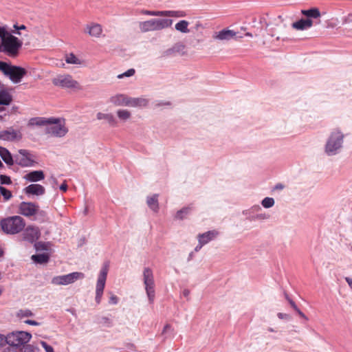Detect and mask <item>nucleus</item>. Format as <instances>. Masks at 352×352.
<instances>
[{"label":"nucleus","instance_id":"63","mask_svg":"<svg viewBox=\"0 0 352 352\" xmlns=\"http://www.w3.org/2000/svg\"><path fill=\"white\" fill-rule=\"evenodd\" d=\"M4 252L2 248H0V257L3 256Z\"/></svg>","mask_w":352,"mask_h":352},{"label":"nucleus","instance_id":"57","mask_svg":"<svg viewBox=\"0 0 352 352\" xmlns=\"http://www.w3.org/2000/svg\"><path fill=\"white\" fill-rule=\"evenodd\" d=\"M287 299H288V301H289V304H290V305H291V306L294 308V310L297 309H298V307H297V306L296 305L295 302H294L292 300H291V299H289V298H287Z\"/></svg>","mask_w":352,"mask_h":352},{"label":"nucleus","instance_id":"29","mask_svg":"<svg viewBox=\"0 0 352 352\" xmlns=\"http://www.w3.org/2000/svg\"><path fill=\"white\" fill-rule=\"evenodd\" d=\"M12 100L10 94L5 89H0V105H9Z\"/></svg>","mask_w":352,"mask_h":352},{"label":"nucleus","instance_id":"44","mask_svg":"<svg viewBox=\"0 0 352 352\" xmlns=\"http://www.w3.org/2000/svg\"><path fill=\"white\" fill-rule=\"evenodd\" d=\"M38 347L32 344H28L24 347V352H39Z\"/></svg>","mask_w":352,"mask_h":352},{"label":"nucleus","instance_id":"59","mask_svg":"<svg viewBox=\"0 0 352 352\" xmlns=\"http://www.w3.org/2000/svg\"><path fill=\"white\" fill-rule=\"evenodd\" d=\"M189 294H190V291H189L188 289H184V290L183 291V295H184V296H185V297H188V296H189Z\"/></svg>","mask_w":352,"mask_h":352},{"label":"nucleus","instance_id":"9","mask_svg":"<svg viewBox=\"0 0 352 352\" xmlns=\"http://www.w3.org/2000/svg\"><path fill=\"white\" fill-rule=\"evenodd\" d=\"M52 83L63 89H81L78 81L75 80L69 74H61L52 79Z\"/></svg>","mask_w":352,"mask_h":352},{"label":"nucleus","instance_id":"45","mask_svg":"<svg viewBox=\"0 0 352 352\" xmlns=\"http://www.w3.org/2000/svg\"><path fill=\"white\" fill-rule=\"evenodd\" d=\"M0 181H1V184H8V185L12 183L10 177L4 175H0Z\"/></svg>","mask_w":352,"mask_h":352},{"label":"nucleus","instance_id":"46","mask_svg":"<svg viewBox=\"0 0 352 352\" xmlns=\"http://www.w3.org/2000/svg\"><path fill=\"white\" fill-rule=\"evenodd\" d=\"M40 343L45 349V352H54L53 347L49 345L46 342L41 341Z\"/></svg>","mask_w":352,"mask_h":352},{"label":"nucleus","instance_id":"17","mask_svg":"<svg viewBox=\"0 0 352 352\" xmlns=\"http://www.w3.org/2000/svg\"><path fill=\"white\" fill-rule=\"evenodd\" d=\"M236 33L232 30L223 29L221 31L216 32L213 34L212 38L214 40L221 41H228L232 38H236Z\"/></svg>","mask_w":352,"mask_h":352},{"label":"nucleus","instance_id":"38","mask_svg":"<svg viewBox=\"0 0 352 352\" xmlns=\"http://www.w3.org/2000/svg\"><path fill=\"white\" fill-rule=\"evenodd\" d=\"M51 243L49 242H35L34 248L36 251L49 250L50 249Z\"/></svg>","mask_w":352,"mask_h":352},{"label":"nucleus","instance_id":"15","mask_svg":"<svg viewBox=\"0 0 352 352\" xmlns=\"http://www.w3.org/2000/svg\"><path fill=\"white\" fill-rule=\"evenodd\" d=\"M16 163L23 167L33 166L35 162L33 155L25 149H20L19 155L16 156Z\"/></svg>","mask_w":352,"mask_h":352},{"label":"nucleus","instance_id":"16","mask_svg":"<svg viewBox=\"0 0 352 352\" xmlns=\"http://www.w3.org/2000/svg\"><path fill=\"white\" fill-rule=\"evenodd\" d=\"M22 138V133L20 131L15 130L12 127H10L6 130L0 131V140L4 141H15L20 140Z\"/></svg>","mask_w":352,"mask_h":352},{"label":"nucleus","instance_id":"34","mask_svg":"<svg viewBox=\"0 0 352 352\" xmlns=\"http://www.w3.org/2000/svg\"><path fill=\"white\" fill-rule=\"evenodd\" d=\"M118 118L122 122H126L131 117V113L128 109H120L116 111Z\"/></svg>","mask_w":352,"mask_h":352},{"label":"nucleus","instance_id":"19","mask_svg":"<svg viewBox=\"0 0 352 352\" xmlns=\"http://www.w3.org/2000/svg\"><path fill=\"white\" fill-rule=\"evenodd\" d=\"M109 101L115 106L129 107L130 97L125 94H119L111 96Z\"/></svg>","mask_w":352,"mask_h":352},{"label":"nucleus","instance_id":"31","mask_svg":"<svg viewBox=\"0 0 352 352\" xmlns=\"http://www.w3.org/2000/svg\"><path fill=\"white\" fill-rule=\"evenodd\" d=\"M31 258L36 263L45 264L49 261L50 256L46 253L38 254L32 255Z\"/></svg>","mask_w":352,"mask_h":352},{"label":"nucleus","instance_id":"42","mask_svg":"<svg viewBox=\"0 0 352 352\" xmlns=\"http://www.w3.org/2000/svg\"><path fill=\"white\" fill-rule=\"evenodd\" d=\"M270 215L265 213V212H258V213H256L254 217V219H253V221H265V220H267L268 219H270Z\"/></svg>","mask_w":352,"mask_h":352},{"label":"nucleus","instance_id":"53","mask_svg":"<svg viewBox=\"0 0 352 352\" xmlns=\"http://www.w3.org/2000/svg\"><path fill=\"white\" fill-rule=\"evenodd\" d=\"M345 280L348 283L351 290L352 291V278L350 277H345Z\"/></svg>","mask_w":352,"mask_h":352},{"label":"nucleus","instance_id":"48","mask_svg":"<svg viewBox=\"0 0 352 352\" xmlns=\"http://www.w3.org/2000/svg\"><path fill=\"white\" fill-rule=\"evenodd\" d=\"M118 302V298L115 295L111 296V297L109 298V303L112 304V305H116Z\"/></svg>","mask_w":352,"mask_h":352},{"label":"nucleus","instance_id":"12","mask_svg":"<svg viewBox=\"0 0 352 352\" xmlns=\"http://www.w3.org/2000/svg\"><path fill=\"white\" fill-rule=\"evenodd\" d=\"M21 237L25 241L30 243H34L41 236V231L37 226H28L22 231Z\"/></svg>","mask_w":352,"mask_h":352},{"label":"nucleus","instance_id":"43","mask_svg":"<svg viewBox=\"0 0 352 352\" xmlns=\"http://www.w3.org/2000/svg\"><path fill=\"white\" fill-rule=\"evenodd\" d=\"M135 71L134 69H129L127 71H126L125 72H124L121 74H119L118 76V78H122L124 77H130V76H133L135 74Z\"/></svg>","mask_w":352,"mask_h":352},{"label":"nucleus","instance_id":"60","mask_svg":"<svg viewBox=\"0 0 352 352\" xmlns=\"http://www.w3.org/2000/svg\"><path fill=\"white\" fill-rule=\"evenodd\" d=\"M10 32H11L12 34H17V35H19V36H21V33L20 32V30H12Z\"/></svg>","mask_w":352,"mask_h":352},{"label":"nucleus","instance_id":"4","mask_svg":"<svg viewBox=\"0 0 352 352\" xmlns=\"http://www.w3.org/2000/svg\"><path fill=\"white\" fill-rule=\"evenodd\" d=\"M173 20L170 19L153 18L147 21H141L138 24L142 32L160 31L170 28Z\"/></svg>","mask_w":352,"mask_h":352},{"label":"nucleus","instance_id":"14","mask_svg":"<svg viewBox=\"0 0 352 352\" xmlns=\"http://www.w3.org/2000/svg\"><path fill=\"white\" fill-rule=\"evenodd\" d=\"M19 213L25 217H32L38 212L43 214L44 211H39V206L32 202L23 201L19 207Z\"/></svg>","mask_w":352,"mask_h":352},{"label":"nucleus","instance_id":"30","mask_svg":"<svg viewBox=\"0 0 352 352\" xmlns=\"http://www.w3.org/2000/svg\"><path fill=\"white\" fill-rule=\"evenodd\" d=\"M158 195L155 194L151 197H147L146 203L148 207L154 212H157L159 209Z\"/></svg>","mask_w":352,"mask_h":352},{"label":"nucleus","instance_id":"1","mask_svg":"<svg viewBox=\"0 0 352 352\" xmlns=\"http://www.w3.org/2000/svg\"><path fill=\"white\" fill-rule=\"evenodd\" d=\"M348 135L339 127L332 129L324 144V153L328 157H333L340 154L344 148L345 138Z\"/></svg>","mask_w":352,"mask_h":352},{"label":"nucleus","instance_id":"54","mask_svg":"<svg viewBox=\"0 0 352 352\" xmlns=\"http://www.w3.org/2000/svg\"><path fill=\"white\" fill-rule=\"evenodd\" d=\"M60 190L65 192L67 190V185L64 182L60 186Z\"/></svg>","mask_w":352,"mask_h":352},{"label":"nucleus","instance_id":"13","mask_svg":"<svg viewBox=\"0 0 352 352\" xmlns=\"http://www.w3.org/2000/svg\"><path fill=\"white\" fill-rule=\"evenodd\" d=\"M141 14L153 16H168V17H184L186 16V13L184 11L180 10H163V11H153L142 10L140 11Z\"/></svg>","mask_w":352,"mask_h":352},{"label":"nucleus","instance_id":"56","mask_svg":"<svg viewBox=\"0 0 352 352\" xmlns=\"http://www.w3.org/2000/svg\"><path fill=\"white\" fill-rule=\"evenodd\" d=\"M298 314V315L301 317V318H303L305 319H307V317L305 316V315L298 308L297 309L295 310Z\"/></svg>","mask_w":352,"mask_h":352},{"label":"nucleus","instance_id":"5","mask_svg":"<svg viewBox=\"0 0 352 352\" xmlns=\"http://www.w3.org/2000/svg\"><path fill=\"white\" fill-rule=\"evenodd\" d=\"M0 71L14 83H19L27 73L23 67L10 65L2 61H0Z\"/></svg>","mask_w":352,"mask_h":352},{"label":"nucleus","instance_id":"41","mask_svg":"<svg viewBox=\"0 0 352 352\" xmlns=\"http://www.w3.org/2000/svg\"><path fill=\"white\" fill-rule=\"evenodd\" d=\"M0 193L3 197L5 201H8L12 196L11 191L3 186H0Z\"/></svg>","mask_w":352,"mask_h":352},{"label":"nucleus","instance_id":"51","mask_svg":"<svg viewBox=\"0 0 352 352\" xmlns=\"http://www.w3.org/2000/svg\"><path fill=\"white\" fill-rule=\"evenodd\" d=\"M14 28L16 30H26V26L24 25H18L16 24L14 25Z\"/></svg>","mask_w":352,"mask_h":352},{"label":"nucleus","instance_id":"58","mask_svg":"<svg viewBox=\"0 0 352 352\" xmlns=\"http://www.w3.org/2000/svg\"><path fill=\"white\" fill-rule=\"evenodd\" d=\"M204 245V244L199 243L198 245L195 248V250H194L195 252H199Z\"/></svg>","mask_w":352,"mask_h":352},{"label":"nucleus","instance_id":"50","mask_svg":"<svg viewBox=\"0 0 352 352\" xmlns=\"http://www.w3.org/2000/svg\"><path fill=\"white\" fill-rule=\"evenodd\" d=\"M278 317L280 318V319H285V320H287L289 318V315L286 314H283V313H278L277 314Z\"/></svg>","mask_w":352,"mask_h":352},{"label":"nucleus","instance_id":"18","mask_svg":"<svg viewBox=\"0 0 352 352\" xmlns=\"http://www.w3.org/2000/svg\"><path fill=\"white\" fill-rule=\"evenodd\" d=\"M85 33L91 37L99 38L102 34V28L99 23L91 22L86 25Z\"/></svg>","mask_w":352,"mask_h":352},{"label":"nucleus","instance_id":"40","mask_svg":"<svg viewBox=\"0 0 352 352\" xmlns=\"http://www.w3.org/2000/svg\"><path fill=\"white\" fill-rule=\"evenodd\" d=\"M33 316H34V314L30 309H21V310H19L17 313V316L20 318H26V317H32Z\"/></svg>","mask_w":352,"mask_h":352},{"label":"nucleus","instance_id":"55","mask_svg":"<svg viewBox=\"0 0 352 352\" xmlns=\"http://www.w3.org/2000/svg\"><path fill=\"white\" fill-rule=\"evenodd\" d=\"M5 345L4 336L0 334V347Z\"/></svg>","mask_w":352,"mask_h":352},{"label":"nucleus","instance_id":"37","mask_svg":"<svg viewBox=\"0 0 352 352\" xmlns=\"http://www.w3.org/2000/svg\"><path fill=\"white\" fill-rule=\"evenodd\" d=\"M192 209V206H187L182 208L181 210L177 212L175 214V218L179 220L184 219L188 214H190Z\"/></svg>","mask_w":352,"mask_h":352},{"label":"nucleus","instance_id":"61","mask_svg":"<svg viewBox=\"0 0 352 352\" xmlns=\"http://www.w3.org/2000/svg\"><path fill=\"white\" fill-rule=\"evenodd\" d=\"M193 256H194V252H191L189 254V255H188V261L191 260V259L192 258Z\"/></svg>","mask_w":352,"mask_h":352},{"label":"nucleus","instance_id":"20","mask_svg":"<svg viewBox=\"0 0 352 352\" xmlns=\"http://www.w3.org/2000/svg\"><path fill=\"white\" fill-rule=\"evenodd\" d=\"M96 118L98 120H104L111 127H116L118 126V120L111 113L98 112L96 114Z\"/></svg>","mask_w":352,"mask_h":352},{"label":"nucleus","instance_id":"6","mask_svg":"<svg viewBox=\"0 0 352 352\" xmlns=\"http://www.w3.org/2000/svg\"><path fill=\"white\" fill-rule=\"evenodd\" d=\"M65 121L61 118H51L50 123L45 128V133L56 138H63L68 133Z\"/></svg>","mask_w":352,"mask_h":352},{"label":"nucleus","instance_id":"3","mask_svg":"<svg viewBox=\"0 0 352 352\" xmlns=\"http://www.w3.org/2000/svg\"><path fill=\"white\" fill-rule=\"evenodd\" d=\"M25 227V221L18 215L0 220V230L6 234L14 235L21 232Z\"/></svg>","mask_w":352,"mask_h":352},{"label":"nucleus","instance_id":"28","mask_svg":"<svg viewBox=\"0 0 352 352\" xmlns=\"http://www.w3.org/2000/svg\"><path fill=\"white\" fill-rule=\"evenodd\" d=\"M0 156L3 162L8 165H12L14 160L10 152L6 148L0 146Z\"/></svg>","mask_w":352,"mask_h":352},{"label":"nucleus","instance_id":"2","mask_svg":"<svg viewBox=\"0 0 352 352\" xmlns=\"http://www.w3.org/2000/svg\"><path fill=\"white\" fill-rule=\"evenodd\" d=\"M0 38L2 47L1 52L10 57H16L23 45L22 40L14 36L7 30L6 27H0Z\"/></svg>","mask_w":352,"mask_h":352},{"label":"nucleus","instance_id":"27","mask_svg":"<svg viewBox=\"0 0 352 352\" xmlns=\"http://www.w3.org/2000/svg\"><path fill=\"white\" fill-rule=\"evenodd\" d=\"M24 178L29 182H35L43 180L45 175L42 170H34L25 175Z\"/></svg>","mask_w":352,"mask_h":352},{"label":"nucleus","instance_id":"52","mask_svg":"<svg viewBox=\"0 0 352 352\" xmlns=\"http://www.w3.org/2000/svg\"><path fill=\"white\" fill-rule=\"evenodd\" d=\"M171 329V326L169 324H166L163 329L162 334H165L168 331Z\"/></svg>","mask_w":352,"mask_h":352},{"label":"nucleus","instance_id":"8","mask_svg":"<svg viewBox=\"0 0 352 352\" xmlns=\"http://www.w3.org/2000/svg\"><path fill=\"white\" fill-rule=\"evenodd\" d=\"M142 276L148 301L152 304L155 299V280L153 270L148 267H144Z\"/></svg>","mask_w":352,"mask_h":352},{"label":"nucleus","instance_id":"35","mask_svg":"<svg viewBox=\"0 0 352 352\" xmlns=\"http://www.w3.org/2000/svg\"><path fill=\"white\" fill-rule=\"evenodd\" d=\"M65 61L68 64L82 65L84 61L78 58L74 54L70 53L65 55Z\"/></svg>","mask_w":352,"mask_h":352},{"label":"nucleus","instance_id":"24","mask_svg":"<svg viewBox=\"0 0 352 352\" xmlns=\"http://www.w3.org/2000/svg\"><path fill=\"white\" fill-rule=\"evenodd\" d=\"M261 210V207L258 204H255L250 208L243 210L242 214L246 217L248 220L253 221L255 214Z\"/></svg>","mask_w":352,"mask_h":352},{"label":"nucleus","instance_id":"39","mask_svg":"<svg viewBox=\"0 0 352 352\" xmlns=\"http://www.w3.org/2000/svg\"><path fill=\"white\" fill-rule=\"evenodd\" d=\"M274 204H275V201H274V199L272 197H265L261 201V205L265 208H270L273 207L274 206Z\"/></svg>","mask_w":352,"mask_h":352},{"label":"nucleus","instance_id":"11","mask_svg":"<svg viewBox=\"0 0 352 352\" xmlns=\"http://www.w3.org/2000/svg\"><path fill=\"white\" fill-rule=\"evenodd\" d=\"M108 265H104L98 274L97 278V283L96 285V297L95 300L97 304H100L102 297L104 289L106 284L107 274H108Z\"/></svg>","mask_w":352,"mask_h":352},{"label":"nucleus","instance_id":"25","mask_svg":"<svg viewBox=\"0 0 352 352\" xmlns=\"http://www.w3.org/2000/svg\"><path fill=\"white\" fill-rule=\"evenodd\" d=\"M313 25V21L310 19H302L298 21L292 23V28L296 30H303L311 28Z\"/></svg>","mask_w":352,"mask_h":352},{"label":"nucleus","instance_id":"7","mask_svg":"<svg viewBox=\"0 0 352 352\" xmlns=\"http://www.w3.org/2000/svg\"><path fill=\"white\" fill-rule=\"evenodd\" d=\"M32 338V334L26 331H14L4 336L5 344L18 347L28 343Z\"/></svg>","mask_w":352,"mask_h":352},{"label":"nucleus","instance_id":"64","mask_svg":"<svg viewBox=\"0 0 352 352\" xmlns=\"http://www.w3.org/2000/svg\"><path fill=\"white\" fill-rule=\"evenodd\" d=\"M267 331H270V332H274V331H275L274 330V329H273V328H272V327H269V328L267 329Z\"/></svg>","mask_w":352,"mask_h":352},{"label":"nucleus","instance_id":"10","mask_svg":"<svg viewBox=\"0 0 352 352\" xmlns=\"http://www.w3.org/2000/svg\"><path fill=\"white\" fill-rule=\"evenodd\" d=\"M84 278L83 273L74 272L65 275L56 276L52 278L51 283L55 285H67Z\"/></svg>","mask_w":352,"mask_h":352},{"label":"nucleus","instance_id":"49","mask_svg":"<svg viewBox=\"0 0 352 352\" xmlns=\"http://www.w3.org/2000/svg\"><path fill=\"white\" fill-rule=\"evenodd\" d=\"M24 322L27 324L33 325V326H39L40 323L32 320H25Z\"/></svg>","mask_w":352,"mask_h":352},{"label":"nucleus","instance_id":"36","mask_svg":"<svg viewBox=\"0 0 352 352\" xmlns=\"http://www.w3.org/2000/svg\"><path fill=\"white\" fill-rule=\"evenodd\" d=\"M189 22L186 20H182L179 21L178 23L175 24V30L182 32V33H188L189 29H188Z\"/></svg>","mask_w":352,"mask_h":352},{"label":"nucleus","instance_id":"47","mask_svg":"<svg viewBox=\"0 0 352 352\" xmlns=\"http://www.w3.org/2000/svg\"><path fill=\"white\" fill-rule=\"evenodd\" d=\"M170 102L168 101H157L155 102V106L156 107H160L162 106H170Z\"/></svg>","mask_w":352,"mask_h":352},{"label":"nucleus","instance_id":"33","mask_svg":"<svg viewBox=\"0 0 352 352\" xmlns=\"http://www.w3.org/2000/svg\"><path fill=\"white\" fill-rule=\"evenodd\" d=\"M51 118H32L29 122V125L36 126H48L50 123Z\"/></svg>","mask_w":352,"mask_h":352},{"label":"nucleus","instance_id":"23","mask_svg":"<svg viewBox=\"0 0 352 352\" xmlns=\"http://www.w3.org/2000/svg\"><path fill=\"white\" fill-rule=\"evenodd\" d=\"M185 45L182 43H176L171 47L164 52L166 56H175L176 54H184Z\"/></svg>","mask_w":352,"mask_h":352},{"label":"nucleus","instance_id":"32","mask_svg":"<svg viewBox=\"0 0 352 352\" xmlns=\"http://www.w3.org/2000/svg\"><path fill=\"white\" fill-rule=\"evenodd\" d=\"M301 12L308 18L318 19L321 16L320 10L317 8H312L309 10H302Z\"/></svg>","mask_w":352,"mask_h":352},{"label":"nucleus","instance_id":"21","mask_svg":"<svg viewBox=\"0 0 352 352\" xmlns=\"http://www.w3.org/2000/svg\"><path fill=\"white\" fill-rule=\"evenodd\" d=\"M219 235L216 230H210L206 232L199 234L197 236L198 243L206 245L214 240Z\"/></svg>","mask_w":352,"mask_h":352},{"label":"nucleus","instance_id":"26","mask_svg":"<svg viewBox=\"0 0 352 352\" xmlns=\"http://www.w3.org/2000/svg\"><path fill=\"white\" fill-rule=\"evenodd\" d=\"M149 100L144 97L132 98L130 97V107H145L148 104Z\"/></svg>","mask_w":352,"mask_h":352},{"label":"nucleus","instance_id":"22","mask_svg":"<svg viewBox=\"0 0 352 352\" xmlns=\"http://www.w3.org/2000/svg\"><path fill=\"white\" fill-rule=\"evenodd\" d=\"M24 191L27 195L39 196L45 193V189L40 184H30L24 189Z\"/></svg>","mask_w":352,"mask_h":352},{"label":"nucleus","instance_id":"62","mask_svg":"<svg viewBox=\"0 0 352 352\" xmlns=\"http://www.w3.org/2000/svg\"><path fill=\"white\" fill-rule=\"evenodd\" d=\"M245 36H249V37H252V36H252V33H250V32H246V33H245Z\"/></svg>","mask_w":352,"mask_h":352}]
</instances>
